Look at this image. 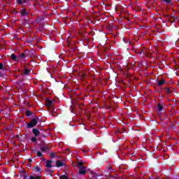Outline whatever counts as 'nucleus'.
I'll return each instance as SVG.
<instances>
[{
    "mask_svg": "<svg viewBox=\"0 0 179 179\" xmlns=\"http://www.w3.org/2000/svg\"><path fill=\"white\" fill-rule=\"evenodd\" d=\"M64 166V163L61 160L56 161V167H62Z\"/></svg>",
    "mask_w": 179,
    "mask_h": 179,
    "instance_id": "11",
    "label": "nucleus"
},
{
    "mask_svg": "<svg viewBox=\"0 0 179 179\" xmlns=\"http://www.w3.org/2000/svg\"><path fill=\"white\" fill-rule=\"evenodd\" d=\"M172 0H162V3H166V5H169L171 3Z\"/></svg>",
    "mask_w": 179,
    "mask_h": 179,
    "instance_id": "14",
    "label": "nucleus"
},
{
    "mask_svg": "<svg viewBox=\"0 0 179 179\" xmlns=\"http://www.w3.org/2000/svg\"><path fill=\"white\" fill-rule=\"evenodd\" d=\"M20 13L21 14V16H29V14L27 13V10L26 9H22L20 11Z\"/></svg>",
    "mask_w": 179,
    "mask_h": 179,
    "instance_id": "6",
    "label": "nucleus"
},
{
    "mask_svg": "<svg viewBox=\"0 0 179 179\" xmlns=\"http://www.w3.org/2000/svg\"><path fill=\"white\" fill-rule=\"evenodd\" d=\"M42 138H45V135L43 134Z\"/></svg>",
    "mask_w": 179,
    "mask_h": 179,
    "instance_id": "31",
    "label": "nucleus"
},
{
    "mask_svg": "<svg viewBox=\"0 0 179 179\" xmlns=\"http://www.w3.org/2000/svg\"><path fill=\"white\" fill-rule=\"evenodd\" d=\"M36 156H37L38 157H41L43 156V153H41V152H40V151H38V152H36Z\"/></svg>",
    "mask_w": 179,
    "mask_h": 179,
    "instance_id": "20",
    "label": "nucleus"
},
{
    "mask_svg": "<svg viewBox=\"0 0 179 179\" xmlns=\"http://www.w3.org/2000/svg\"><path fill=\"white\" fill-rule=\"evenodd\" d=\"M110 179H114V178L113 176H110Z\"/></svg>",
    "mask_w": 179,
    "mask_h": 179,
    "instance_id": "32",
    "label": "nucleus"
},
{
    "mask_svg": "<svg viewBox=\"0 0 179 179\" xmlns=\"http://www.w3.org/2000/svg\"><path fill=\"white\" fill-rule=\"evenodd\" d=\"M1 76H2L1 75V72H0V78H1Z\"/></svg>",
    "mask_w": 179,
    "mask_h": 179,
    "instance_id": "33",
    "label": "nucleus"
},
{
    "mask_svg": "<svg viewBox=\"0 0 179 179\" xmlns=\"http://www.w3.org/2000/svg\"><path fill=\"white\" fill-rule=\"evenodd\" d=\"M107 170H108V171H110V170H111V166H108Z\"/></svg>",
    "mask_w": 179,
    "mask_h": 179,
    "instance_id": "27",
    "label": "nucleus"
},
{
    "mask_svg": "<svg viewBox=\"0 0 179 179\" xmlns=\"http://www.w3.org/2000/svg\"><path fill=\"white\" fill-rule=\"evenodd\" d=\"M29 179H41V176H30Z\"/></svg>",
    "mask_w": 179,
    "mask_h": 179,
    "instance_id": "16",
    "label": "nucleus"
},
{
    "mask_svg": "<svg viewBox=\"0 0 179 179\" xmlns=\"http://www.w3.org/2000/svg\"><path fill=\"white\" fill-rule=\"evenodd\" d=\"M45 171H50V173H52L53 171L51 170H48V169H45Z\"/></svg>",
    "mask_w": 179,
    "mask_h": 179,
    "instance_id": "26",
    "label": "nucleus"
},
{
    "mask_svg": "<svg viewBox=\"0 0 179 179\" xmlns=\"http://www.w3.org/2000/svg\"><path fill=\"white\" fill-rule=\"evenodd\" d=\"M31 142H37V138H36V137H32V138H31Z\"/></svg>",
    "mask_w": 179,
    "mask_h": 179,
    "instance_id": "24",
    "label": "nucleus"
},
{
    "mask_svg": "<svg viewBox=\"0 0 179 179\" xmlns=\"http://www.w3.org/2000/svg\"><path fill=\"white\" fill-rule=\"evenodd\" d=\"M5 70V68L3 67V64L0 63V71Z\"/></svg>",
    "mask_w": 179,
    "mask_h": 179,
    "instance_id": "23",
    "label": "nucleus"
},
{
    "mask_svg": "<svg viewBox=\"0 0 179 179\" xmlns=\"http://www.w3.org/2000/svg\"><path fill=\"white\" fill-rule=\"evenodd\" d=\"M26 2H27V0H17L18 5H23V3H26Z\"/></svg>",
    "mask_w": 179,
    "mask_h": 179,
    "instance_id": "13",
    "label": "nucleus"
},
{
    "mask_svg": "<svg viewBox=\"0 0 179 179\" xmlns=\"http://www.w3.org/2000/svg\"><path fill=\"white\" fill-rule=\"evenodd\" d=\"M24 179H27V174L24 175Z\"/></svg>",
    "mask_w": 179,
    "mask_h": 179,
    "instance_id": "28",
    "label": "nucleus"
},
{
    "mask_svg": "<svg viewBox=\"0 0 179 179\" xmlns=\"http://www.w3.org/2000/svg\"><path fill=\"white\" fill-rule=\"evenodd\" d=\"M38 122V117H36L31 120L30 122L27 124V128L31 129L34 128L37 125V123Z\"/></svg>",
    "mask_w": 179,
    "mask_h": 179,
    "instance_id": "2",
    "label": "nucleus"
},
{
    "mask_svg": "<svg viewBox=\"0 0 179 179\" xmlns=\"http://www.w3.org/2000/svg\"><path fill=\"white\" fill-rule=\"evenodd\" d=\"M68 176L65 175H62L59 177V179H68Z\"/></svg>",
    "mask_w": 179,
    "mask_h": 179,
    "instance_id": "22",
    "label": "nucleus"
},
{
    "mask_svg": "<svg viewBox=\"0 0 179 179\" xmlns=\"http://www.w3.org/2000/svg\"><path fill=\"white\" fill-rule=\"evenodd\" d=\"M41 152H45V150H48V146H45V147H41Z\"/></svg>",
    "mask_w": 179,
    "mask_h": 179,
    "instance_id": "18",
    "label": "nucleus"
},
{
    "mask_svg": "<svg viewBox=\"0 0 179 179\" xmlns=\"http://www.w3.org/2000/svg\"><path fill=\"white\" fill-rule=\"evenodd\" d=\"M45 167H46L47 169H51V167H52V161H51V160H48V161L46 162Z\"/></svg>",
    "mask_w": 179,
    "mask_h": 179,
    "instance_id": "8",
    "label": "nucleus"
},
{
    "mask_svg": "<svg viewBox=\"0 0 179 179\" xmlns=\"http://www.w3.org/2000/svg\"><path fill=\"white\" fill-rule=\"evenodd\" d=\"M25 57H26V58H29V57L31 58L32 57H34V52L29 51V50L25 51Z\"/></svg>",
    "mask_w": 179,
    "mask_h": 179,
    "instance_id": "3",
    "label": "nucleus"
},
{
    "mask_svg": "<svg viewBox=\"0 0 179 179\" xmlns=\"http://www.w3.org/2000/svg\"><path fill=\"white\" fill-rule=\"evenodd\" d=\"M166 83V80L164 78H162L160 80H158L157 83V86H159V87H162V86H163V85H164Z\"/></svg>",
    "mask_w": 179,
    "mask_h": 179,
    "instance_id": "4",
    "label": "nucleus"
},
{
    "mask_svg": "<svg viewBox=\"0 0 179 179\" xmlns=\"http://www.w3.org/2000/svg\"><path fill=\"white\" fill-rule=\"evenodd\" d=\"M42 166H34L32 170L35 171V173H40L41 171Z\"/></svg>",
    "mask_w": 179,
    "mask_h": 179,
    "instance_id": "7",
    "label": "nucleus"
},
{
    "mask_svg": "<svg viewBox=\"0 0 179 179\" xmlns=\"http://www.w3.org/2000/svg\"><path fill=\"white\" fill-rule=\"evenodd\" d=\"M157 111H163V106L162 104L157 103Z\"/></svg>",
    "mask_w": 179,
    "mask_h": 179,
    "instance_id": "12",
    "label": "nucleus"
},
{
    "mask_svg": "<svg viewBox=\"0 0 179 179\" xmlns=\"http://www.w3.org/2000/svg\"><path fill=\"white\" fill-rule=\"evenodd\" d=\"M32 114H33V112H31V110H26L25 111V115L27 117H30Z\"/></svg>",
    "mask_w": 179,
    "mask_h": 179,
    "instance_id": "15",
    "label": "nucleus"
},
{
    "mask_svg": "<svg viewBox=\"0 0 179 179\" xmlns=\"http://www.w3.org/2000/svg\"><path fill=\"white\" fill-rule=\"evenodd\" d=\"M10 58L13 61L18 62L19 61V57H16V55L15 54H11Z\"/></svg>",
    "mask_w": 179,
    "mask_h": 179,
    "instance_id": "10",
    "label": "nucleus"
},
{
    "mask_svg": "<svg viewBox=\"0 0 179 179\" xmlns=\"http://www.w3.org/2000/svg\"><path fill=\"white\" fill-rule=\"evenodd\" d=\"M77 167L78 169L79 176H85L87 173V171L86 170V166H83V162H78Z\"/></svg>",
    "mask_w": 179,
    "mask_h": 179,
    "instance_id": "1",
    "label": "nucleus"
},
{
    "mask_svg": "<svg viewBox=\"0 0 179 179\" xmlns=\"http://www.w3.org/2000/svg\"><path fill=\"white\" fill-rule=\"evenodd\" d=\"M52 103H54V101L48 99L45 103L46 107H51V106H52Z\"/></svg>",
    "mask_w": 179,
    "mask_h": 179,
    "instance_id": "9",
    "label": "nucleus"
},
{
    "mask_svg": "<svg viewBox=\"0 0 179 179\" xmlns=\"http://www.w3.org/2000/svg\"><path fill=\"white\" fill-rule=\"evenodd\" d=\"M32 134H34V136L36 138H37V136H38V135H40V130L34 128L32 129Z\"/></svg>",
    "mask_w": 179,
    "mask_h": 179,
    "instance_id": "5",
    "label": "nucleus"
},
{
    "mask_svg": "<svg viewBox=\"0 0 179 179\" xmlns=\"http://www.w3.org/2000/svg\"><path fill=\"white\" fill-rule=\"evenodd\" d=\"M164 90H165L166 93H167L168 94H170V93H171V91H170V88L165 87Z\"/></svg>",
    "mask_w": 179,
    "mask_h": 179,
    "instance_id": "19",
    "label": "nucleus"
},
{
    "mask_svg": "<svg viewBox=\"0 0 179 179\" xmlns=\"http://www.w3.org/2000/svg\"><path fill=\"white\" fill-rule=\"evenodd\" d=\"M19 57H20V58H22V59H24V58H26V52L20 54Z\"/></svg>",
    "mask_w": 179,
    "mask_h": 179,
    "instance_id": "17",
    "label": "nucleus"
},
{
    "mask_svg": "<svg viewBox=\"0 0 179 179\" xmlns=\"http://www.w3.org/2000/svg\"><path fill=\"white\" fill-rule=\"evenodd\" d=\"M50 157H55V153L52 152V153L50 154Z\"/></svg>",
    "mask_w": 179,
    "mask_h": 179,
    "instance_id": "25",
    "label": "nucleus"
},
{
    "mask_svg": "<svg viewBox=\"0 0 179 179\" xmlns=\"http://www.w3.org/2000/svg\"><path fill=\"white\" fill-rule=\"evenodd\" d=\"M29 73H30V70L25 69L24 71V75H29Z\"/></svg>",
    "mask_w": 179,
    "mask_h": 179,
    "instance_id": "21",
    "label": "nucleus"
},
{
    "mask_svg": "<svg viewBox=\"0 0 179 179\" xmlns=\"http://www.w3.org/2000/svg\"><path fill=\"white\" fill-rule=\"evenodd\" d=\"M28 162H29V163H31V162H33V160L31 159H28Z\"/></svg>",
    "mask_w": 179,
    "mask_h": 179,
    "instance_id": "30",
    "label": "nucleus"
},
{
    "mask_svg": "<svg viewBox=\"0 0 179 179\" xmlns=\"http://www.w3.org/2000/svg\"><path fill=\"white\" fill-rule=\"evenodd\" d=\"M16 138H18V139H19L20 141H22V140L20 139V138L19 137V135H16Z\"/></svg>",
    "mask_w": 179,
    "mask_h": 179,
    "instance_id": "29",
    "label": "nucleus"
}]
</instances>
